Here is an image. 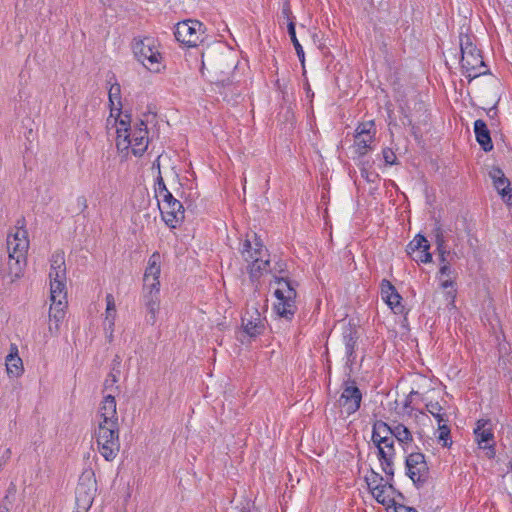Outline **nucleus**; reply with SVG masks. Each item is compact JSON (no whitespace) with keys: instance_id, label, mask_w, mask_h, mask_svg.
<instances>
[{"instance_id":"nucleus-1","label":"nucleus","mask_w":512,"mask_h":512,"mask_svg":"<svg viewBox=\"0 0 512 512\" xmlns=\"http://www.w3.org/2000/svg\"><path fill=\"white\" fill-rule=\"evenodd\" d=\"M253 241L246 239L241 249V255L247 264V272L252 285L255 286H279L293 288L296 285L289 277L286 265L282 262L271 267L270 254L259 241L256 234Z\"/></svg>"},{"instance_id":"nucleus-2","label":"nucleus","mask_w":512,"mask_h":512,"mask_svg":"<svg viewBox=\"0 0 512 512\" xmlns=\"http://www.w3.org/2000/svg\"><path fill=\"white\" fill-rule=\"evenodd\" d=\"M394 438L404 449L413 441L410 430L403 424L399 423L391 427L383 421L374 423L372 442L377 448L381 469L388 476L394 475Z\"/></svg>"},{"instance_id":"nucleus-3","label":"nucleus","mask_w":512,"mask_h":512,"mask_svg":"<svg viewBox=\"0 0 512 512\" xmlns=\"http://www.w3.org/2000/svg\"><path fill=\"white\" fill-rule=\"evenodd\" d=\"M116 147L119 152L128 154L129 149L135 156H142L148 147V131L145 121L139 120L132 129L127 128L124 120L117 127Z\"/></svg>"},{"instance_id":"nucleus-4","label":"nucleus","mask_w":512,"mask_h":512,"mask_svg":"<svg viewBox=\"0 0 512 512\" xmlns=\"http://www.w3.org/2000/svg\"><path fill=\"white\" fill-rule=\"evenodd\" d=\"M461 67L469 81L487 73L480 51L469 35H460Z\"/></svg>"},{"instance_id":"nucleus-5","label":"nucleus","mask_w":512,"mask_h":512,"mask_svg":"<svg viewBox=\"0 0 512 512\" xmlns=\"http://www.w3.org/2000/svg\"><path fill=\"white\" fill-rule=\"evenodd\" d=\"M94 437L99 453L107 461H113L120 450L119 424H96Z\"/></svg>"},{"instance_id":"nucleus-6","label":"nucleus","mask_w":512,"mask_h":512,"mask_svg":"<svg viewBox=\"0 0 512 512\" xmlns=\"http://www.w3.org/2000/svg\"><path fill=\"white\" fill-rule=\"evenodd\" d=\"M385 475L386 479H384L379 473L375 472L374 470H371L365 476V482L373 498L379 504L385 506L387 509L392 504H395V500L397 499V497H400L401 495L390 483L393 475Z\"/></svg>"},{"instance_id":"nucleus-7","label":"nucleus","mask_w":512,"mask_h":512,"mask_svg":"<svg viewBox=\"0 0 512 512\" xmlns=\"http://www.w3.org/2000/svg\"><path fill=\"white\" fill-rule=\"evenodd\" d=\"M202 68H206L217 75V80L224 82L220 76L229 74L236 68L232 52L225 50L221 45L217 48L207 49L202 53Z\"/></svg>"},{"instance_id":"nucleus-8","label":"nucleus","mask_w":512,"mask_h":512,"mask_svg":"<svg viewBox=\"0 0 512 512\" xmlns=\"http://www.w3.org/2000/svg\"><path fill=\"white\" fill-rule=\"evenodd\" d=\"M133 53L148 70L159 72L162 66V55L159 51V43L153 37L135 39Z\"/></svg>"},{"instance_id":"nucleus-9","label":"nucleus","mask_w":512,"mask_h":512,"mask_svg":"<svg viewBox=\"0 0 512 512\" xmlns=\"http://www.w3.org/2000/svg\"><path fill=\"white\" fill-rule=\"evenodd\" d=\"M267 320L264 316V307L248 305L241 318V331L250 339L264 334Z\"/></svg>"},{"instance_id":"nucleus-10","label":"nucleus","mask_w":512,"mask_h":512,"mask_svg":"<svg viewBox=\"0 0 512 512\" xmlns=\"http://www.w3.org/2000/svg\"><path fill=\"white\" fill-rule=\"evenodd\" d=\"M96 491L97 483L93 471H84L76 488L77 511L75 512H87L93 504Z\"/></svg>"},{"instance_id":"nucleus-11","label":"nucleus","mask_w":512,"mask_h":512,"mask_svg":"<svg viewBox=\"0 0 512 512\" xmlns=\"http://www.w3.org/2000/svg\"><path fill=\"white\" fill-rule=\"evenodd\" d=\"M362 394L354 383H346L337 401L339 413L347 417L360 408Z\"/></svg>"},{"instance_id":"nucleus-12","label":"nucleus","mask_w":512,"mask_h":512,"mask_svg":"<svg viewBox=\"0 0 512 512\" xmlns=\"http://www.w3.org/2000/svg\"><path fill=\"white\" fill-rule=\"evenodd\" d=\"M376 128L374 121L360 123L354 135V151L358 156H364L371 150V144L374 141Z\"/></svg>"},{"instance_id":"nucleus-13","label":"nucleus","mask_w":512,"mask_h":512,"mask_svg":"<svg viewBox=\"0 0 512 512\" xmlns=\"http://www.w3.org/2000/svg\"><path fill=\"white\" fill-rule=\"evenodd\" d=\"M158 206L165 223L175 228L184 219V207L173 195L170 199H158Z\"/></svg>"},{"instance_id":"nucleus-14","label":"nucleus","mask_w":512,"mask_h":512,"mask_svg":"<svg viewBox=\"0 0 512 512\" xmlns=\"http://www.w3.org/2000/svg\"><path fill=\"white\" fill-rule=\"evenodd\" d=\"M26 265V258L8 255V258L3 262L0 269L3 284L12 285L16 283V281L23 276Z\"/></svg>"},{"instance_id":"nucleus-15","label":"nucleus","mask_w":512,"mask_h":512,"mask_svg":"<svg viewBox=\"0 0 512 512\" xmlns=\"http://www.w3.org/2000/svg\"><path fill=\"white\" fill-rule=\"evenodd\" d=\"M406 469L409 478L417 485L424 484L428 479L429 469L422 453H411L406 458Z\"/></svg>"},{"instance_id":"nucleus-16","label":"nucleus","mask_w":512,"mask_h":512,"mask_svg":"<svg viewBox=\"0 0 512 512\" xmlns=\"http://www.w3.org/2000/svg\"><path fill=\"white\" fill-rule=\"evenodd\" d=\"M50 288H65L67 285L65 255L63 251H55L50 258Z\"/></svg>"},{"instance_id":"nucleus-17","label":"nucleus","mask_w":512,"mask_h":512,"mask_svg":"<svg viewBox=\"0 0 512 512\" xmlns=\"http://www.w3.org/2000/svg\"><path fill=\"white\" fill-rule=\"evenodd\" d=\"M175 37L179 42L196 46L202 34V23L197 20L179 22L175 28Z\"/></svg>"},{"instance_id":"nucleus-18","label":"nucleus","mask_w":512,"mask_h":512,"mask_svg":"<svg viewBox=\"0 0 512 512\" xmlns=\"http://www.w3.org/2000/svg\"><path fill=\"white\" fill-rule=\"evenodd\" d=\"M29 239L27 231L22 227H15L7 236L8 255L27 259Z\"/></svg>"},{"instance_id":"nucleus-19","label":"nucleus","mask_w":512,"mask_h":512,"mask_svg":"<svg viewBox=\"0 0 512 512\" xmlns=\"http://www.w3.org/2000/svg\"><path fill=\"white\" fill-rule=\"evenodd\" d=\"M276 302L274 309L276 313L287 319L291 318L295 312L296 290H275Z\"/></svg>"},{"instance_id":"nucleus-20","label":"nucleus","mask_w":512,"mask_h":512,"mask_svg":"<svg viewBox=\"0 0 512 512\" xmlns=\"http://www.w3.org/2000/svg\"><path fill=\"white\" fill-rule=\"evenodd\" d=\"M474 434L479 447L481 449H488V456L493 457L495 455V450L493 445L489 444L494 438L490 420H478L476 427L474 428Z\"/></svg>"},{"instance_id":"nucleus-21","label":"nucleus","mask_w":512,"mask_h":512,"mask_svg":"<svg viewBox=\"0 0 512 512\" xmlns=\"http://www.w3.org/2000/svg\"><path fill=\"white\" fill-rule=\"evenodd\" d=\"M96 424H119L116 400L113 396L107 395L101 401L96 415Z\"/></svg>"},{"instance_id":"nucleus-22","label":"nucleus","mask_w":512,"mask_h":512,"mask_svg":"<svg viewBox=\"0 0 512 512\" xmlns=\"http://www.w3.org/2000/svg\"><path fill=\"white\" fill-rule=\"evenodd\" d=\"M429 243L427 239L418 234L412 241L407 245V253L417 262L428 263L432 259V255L429 253Z\"/></svg>"},{"instance_id":"nucleus-23","label":"nucleus","mask_w":512,"mask_h":512,"mask_svg":"<svg viewBox=\"0 0 512 512\" xmlns=\"http://www.w3.org/2000/svg\"><path fill=\"white\" fill-rule=\"evenodd\" d=\"M115 320H116L115 298L112 294H107V296H106V311H105V318L103 321V329H104L105 336L109 343H111L114 338Z\"/></svg>"},{"instance_id":"nucleus-24","label":"nucleus","mask_w":512,"mask_h":512,"mask_svg":"<svg viewBox=\"0 0 512 512\" xmlns=\"http://www.w3.org/2000/svg\"><path fill=\"white\" fill-rule=\"evenodd\" d=\"M160 275V255L158 253L152 254L148 261V266L144 274V285L147 288H156L159 282Z\"/></svg>"},{"instance_id":"nucleus-25","label":"nucleus","mask_w":512,"mask_h":512,"mask_svg":"<svg viewBox=\"0 0 512 512\" xmlns=\"http://www.w3.org/2000/svg\"><path fill=\"white\" fill-rule=\"evenodd\" d=\"M474 132L476 140L482 149L486 152L491 151L493 149V144L485 121L481 119L476 120L474 122Z\"/></svg>"},{"instance_id":"nucleus-26","label":"nucleus","mask_w":512,"mask_h":512,"mask_svg":"<svg viewBox=\"0 0 512 512\" xmlns=\"http://www.w3.org/2000/svg\"><path fill=\"white\" fill-rule=\"evenodd\" d=\"M6 371L10 377L17 378L22 375L24 368L22 359L18 356L17 347H12L10 353L6 357Z\"/></svg>"},{"instance_id":"nucleus-27","label":"nucleus","mask_w":512,"mask_h":512,"mask_svg":"<svg viewBox=\"0 0 512 512\" xmlns=\"http://www.w3.org/2000/svg\"><path fill=\"white\" fill-rule=\"evenodd\" d=\"M381 298L394 313L401 314L404 312L403 299L397 290H381Z\"/></svg>"},{"instance_id":"nucleus-28","label":"nucleus","mask_w":512,"mask_h":512,"mask_svg":"<svg viewBox=\"0 0 512 512\" xmlns=\"http://www.w3.org/2000/svg\"><path fill=\"white\" fill-rule=\"evenodd\" d=\"M50 312L61 310L65 312L67 306L66 290H50Z\"/></svg>"},{"instance_id":"nucleus-29","label":"nucleus","mask_w":512,"mask_h":512,"mask_svg":"<svg viewBox=\"0 0 512 512\" xmlns=\"http://www.w3.org/2000/svg\"><path fill=\"white\" fill-rule=\"evenodd\" d=\"M109 102L111 109V116L114 114L119 115L121 112V88L118 83L111 85L109 89Z\"/></svg>"},{"instance_id":"nucleus-30","label":"nucleus","mask_w":512,"mask_h":512,"mask_svg":"<svg viewBox=\"0 0 512 512\" xmlns=\"http://www.w3.org/2000/svg\"><path fill=\"white\" fill-rule=\"evenodd\" d=\"M65 312L56 310L55 312H49V324L48 331L52 336H56L60 330V324L64 319Z\"/></svg>"},{"instance_id":"nucleus-31","label":"nucleus","mask_w":512,"mask_h":512,"mask_svg":"<svg viewBox=\"0 0 512 512\" xmlns=\"http://www.w3.org/2000/svg\"><path fill=\"white\" fill-rule=\"evenodd\" d=\"M489 176L493 181L495 189H499L501 187L507 188L510 186L509 179L504 175V172L499 167H492L489 171Z\"/></svg>"},{"instance_id":"nucleus-32","label":"nucleus","mask_w":512,"mask_h":512,"mask_svg":"<svg viewBox=\"0 0 512 512\" xmlns=\"http://www.w3.org/2000/svg\"><path fill=\"white\" fill-rule=\"evenodd\" d=\"M426 409L436 419L437 423L449 421L446 411L438 402H428Z\"/></svg>"},{"instance_id":"nucleus-33","label":"nucleus","mask_w":512,"mask_h":512,"mask_svg":"<svg viewBox=\"0 0 512 512\" xmlns=\"http://www.w3.org/2000/svg\"><path fill=\"white\" fill-rule=\"evenodd\" d=\"M439 280L442 288H448L454 284L453 271L448 264H443L439 272Z\"/></svg>"},{"instance_id":"nucleus-34","label":"nucleus","mask_w":512,"mask_h":512,"mask_svg":"<svg viewBox=\"0 0 512 512\" xmlns=\"http://www.w3.org/2000/svg\"><path fill=\"white\" fill-rule=\"evenodd\" d=\"M288 34H289L290 39L294 45L297 56L299 57L300 61L303 63L304 62V50L296 37L295 24L293 21H289V23H288Z\"/></svg>"},{"instance_id":"nucleus-35","label":"nucleus","mask_w":512,"mask_h":512,"mask_svg":"<svg viewBox=\"0 0 512 512\" xmlns=\"http://www.w3.org/2000/svg\"><path fill=\"white\" fill-rule=\"evenodd\" d=\"M438 440L442 442V445L447 447L451 445L450 440V428L448 422L438 423Z\"/></svg>"},{"instance_id":"nucleus-36","label":"nucleus","mask_w":512,"mask_h":512,"mask_svg":"<svg viewBox=\"0 0 512 512\" xmlns=\"http://www.w3.org/2000/svg\"><path fill=\"white\" fill-rule=\"evenodd\" d=\"M344 341H345V353L348 358H350L354 353V348L356 345V338L352 331H350L348 334L344 335Z\"/></svg>"},{"instance_id":"nucleus-37","label":"nucleus","mask_w":512,"mask_h":512,"mask_svg":"<svg viewBox=\"0 0 512 512\" xmlns=\"http://www.w3.org/2000/svg\"><path fill=\"white\" fill-rule=\"evenodd\" d=\"M157 188L155 190L157 199H170L172 194L168 191L161 176L157 179Z\"/></svg>"},{"instance_id":"nucleus-38","label":"nucleus","mask_w":512,"mask_h":512,"mask_svg":"<svg viewBox=\"0 0 512 512\" xmlns=\"http://www.w3.org/2000/svg\"><path fill=\"white\" fill-rule=\"evenodd\" d=\"M147 308H148V312L150 314L149 322L151 324H154L156 321V314L159 310V304L157 301L152 300L147 304Z\"/></svg>"},{"instance_id":"nucleus-39","label":"nucleus","mask_w":512,"mask_h":512,"mask_svg":"<svg viewBox=\"0 0 512 512\" xmlns=\"http://www.w3.org/2000/svg\"><path fill=\"white\" fill-rule=\"evenodd\" d=\"M387 512H417L415 509L405 506L403 504H399L397 502V499L395 500V504H392L390 507H388Z\"/></svg>"},{"instance_id":"nucleus-40","label":"nucleus","mask_w":512,"mask_h":512,"mask_svg":"<svg viewBox=\"0 0 512 512\" xmlns=\"http://www.w3.org/2000/svg\"><path fill=\"white\" fill-rule=\"evenodd\" d=\"M382 155H383V159L386 164H388V165L396 164L397 157L392 149H390V148L383 149Z\"/></svg>"},{"instance_id":"nucleus-41","label":"nucleus","mask_w":512,"mask_h":512,"mask_svg":"<svg viewBox=\"0 0 512 512\" xmlns=\"http://www.w3.org/2000/svg\"><path fill=\"white\" fill-rule=\"evenodd\" d=\"M502 200L508 205L512 206V188L507 187L505 194L502 196Z\"/></svg>"},{"instance_id":"nucleus-42","label":"nucleus","mask_w":512,"mask_h":512,"mask_svg":"<svg viewBox=\"0 0 512 512\" xmlns=\"http://www.w3.org/2000/svg\"><path fill=\"white\" fill-rule=\"evenodd\" d=\"M361 174H362V176H363V177H365V178H366V180H367V181H369V182H374V181H375V178H377V177H378V175H377V174H375V173H369V172H368L367 170H365V169H363V170L361 171Z\"/></svg>"},{"instance_id":"nucleus-43","label":"nucleus","mask_w":512,"mask_h":512,"mask_svg":"<svg viewBox=\"0 0 512 512\" xmlns=\"http://www.w3.org/2000/svg\"><path fill=\"white\" fill-rule=\"evenodd\" d=\"M437 244H438V249L441 253V259H442V262H444V251L442 250V246H443V239L442 237H440L439 235L437 236Z\"/></svg>"},{"instance_id":"nucleus-44","label":"nucleus","mask_w":512,"mask_h":512,"mask_svg":"<svg viewBox=\"0 0 512 512\" xmlns=\"http://www.w3.org/2000/svg\"><path fill=\"white\" fill-rule=\"evenodd\" d=\"M77 203L79 207H81L83 210L87 208V200L85 197L81 196L77 198Z\"/></svg>"},{"instance_id":"nucleus-45","label":"nucleus","mask_w":512,"mask_h":512,"mask_svg":"<svg viewBox=\"0 0 512 512\" xmlns=\"http://www.w3.org/2000/svg\"><path fill=\"white\" fill-rule=\"evenodd\" d=\"M282 13H283L287 18H289L290 14H291V10H290V6H289L288 4H285V5L283 6Z\"/></svg>"},{"instance_id":"nucleus-46","label":"nucleus","mask_w":512,"mask_h":512,"mask_svg":"<svg viewBox=\"0 0 512 512\" xmlns=\"http://www.w3.org/2000/svg\"><path fill=\"white\" fill-rule=\"evenodd\" d=\"M381 288H394V286H392L389 281L383 280L381 283Z\"/></svg>"},{"instance_id":"nucleus-47","label":"nucleus","mask_w":512,"mask_h":512,"mask_svg":"<svg viewBox=\"0 0 512 512\" xmlns=\"http://www.w3.org/2000/svg\"><path fill=\"white\" fill-rule=\"evenodd\" d=\"M10 455H11V451H10V449H8V448H7V449H5V450H4V454H3V458H4L5 460H7V459H9V458H10Z\"/></svg>"},{"instance_id":"nucleus-48","label":"nucleus","mask_w":512,"mask_h":512,"mask_svg":"<svg viewBox=\"0 0 512 512\" xmlns=\"http://www.w3.org/2000/svg\"><path fill=\"white\" fill-rule=\"evenodd\" d=\"M506 189H507V188H505V187H501V188L496 189V190L498 191V193H499V194H500V196L502 197V196H503V194H505Z\"/></svg>"},{"instance_id":"nucleus-49","label":"nucleus","mask_w":512,"mask_h":512,"mask_svg":"<svg viewBox=\"0 0 512 512\" xmlns=\"http://www.w3.org/2000/svg\"><path fill=\"white\" fill-rule=\"evenodd\" d=\"M0 512H9V508L6 505H0Z\"/></svg>"},{"instance_id":"nucleus-50","label":"nucleus","mask_w":512,"mask_h":512,"mask_svg":"<svg viewBox=\"0 0 512 512\" xmlns=\"http://www.w3.org/2000/svg\"><path fill=\"white\" fill-rule=\"evenodd\" d=\"M491 112H493L494 114L496 113V112L494 111V109H489L488 114L490 115V113H491Z\"/></svg>"}]
</instances>
